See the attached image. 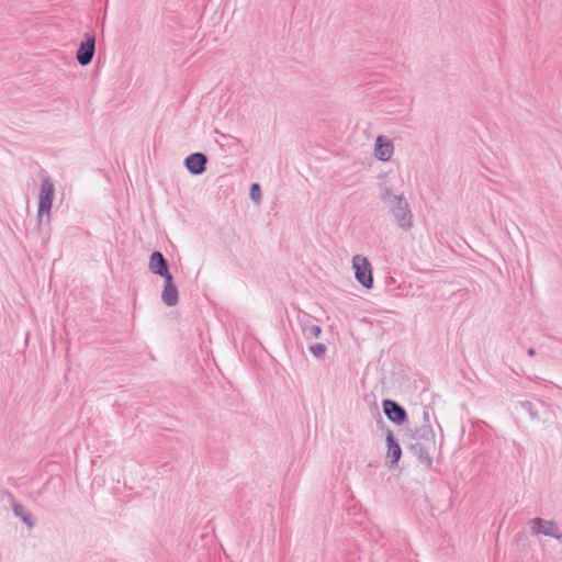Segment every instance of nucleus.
<instances>
[{
  "label": "nucleus",
  "instance_id": "obj_1",
  "mask_svg": "<svg viewBox=\"0 0 562 562\" xmlns=\"http://www.w3.org/2000/svg\"><path fill=\"white\" fill-rule=\"evenodd\" d=\"M382 199L386 203L389 212L398 228L408 232L413 228L414 216L407 199L403 194H395L385 189Z\"/></svg>",
  "mask_w": 562,
  "mask_h": 562
},
{
  "label": "nucleus",
  "instance_id": "obj_2",
  "mask_svg": "<svg viewBox=\"0 0 562 562\" xmlns=\"http://www.w3.org/2000/svg\"><path fill=\"white\" fill-rule=\"evenodd\" d=\"M350 263L356 281L364 290H372L374 285L373 267L368 257L361 254L353 255Z\"/></svg>",
  "mask_w": 562,
  "mask_h": 562
},
{
  "label": "nucleus",
  "instance_id": "obj_3",
  "mask_svg": "<svg viewBox=\"0 0 562 562\" xmlns=\"http://www.w3.org/2000/svg\"><path fill=\"white\" fill-rule=\"evenodd\" d=\"M55 195V183L49 177H45L41 181L40 191H38V209H37V217L40 221L44 216L49 218L50 210L53 206Z\"/></svg>",
  "mask_w": 562,
  "mask_h": 562
},
{
  "label": "nucleus",
  "instance_id": "obj_4",
  "mask_svg": "<svg viewBox=\"0 0 562 562\" xmlns=\"http://www.w3.org/2000/svg\"><path fill=\"white\" fill-rule=\"evenodd\" d=\"M95 53V36L92 33H85L83 40L76 52V59L80 66L89 65Z\"/></svg>",
  "mask_w": 562,
  "mask_h": 562
},
{
  "label": "nucleus",
  "instance_id": "obj_5",
  "mask_svg": "<svg viewBox=\"0 0 562 562\" xmlns=\"http://www.w3.org/2000/svg\"><path fill=\"white\" fill-rule=\"evenodd\" d=\"M394 143L384 135H378L373 145V156L381 162H389L394 156Z\"/></svg>",
  "mask_w": 562,
  "mask_h": 562
},
{
  "label": "nucleus",
  "instance_id": "obj_6",
  "mask_svg": "<svg viewBox=\"0 0 562 562\" xmlns=\"http://www.w3.org/2000/svg\"><path fill=\"white\" fill-rule=\"evenodd\" d=\"M530 525L535 535H543L558 540L562 539V532L553 520H546L543 518L536 517L530 520Z\"/></svg>",
  "mask_w": 562,
  "mask_h": 562
},
{
  "label": "nucleus",
  "instance_id": "obj_7",
  "mask_svg": "<svg viewBox=\"0 0 562 562\" xmlns=\"http://www.w3.org/2000/svg\"><path fill=\"white\" fill-rule=\"evenodd\" d=\"M382 407L389 420L396 425H402L407 420V413L405 408L396 401L385 398L382 401Z\"/></svg>",
  "mask_w": 562,
  "mask_h": 562
},
{
  "label": "nucleus",
  "instance_id": "obj_8",
  "mask_svg": "<svg viewBox=\"0 0 562 562\" xmlns=\"http://www.w3.org/2000/svg\"><path fill=\"white\" fill-rule=\"evenodd\" d=\"M385 439L387 446L385 464L387 465L389 469H394L397 467L398 461L402 457V448L397 439L394 437L392 430L387 429Z\"/></svg>",
  "mask_w": 562,
  "mask_h": 562
},
{
  "label": "nucleus",
  "instance_id": "obj_9",
  "mask_svg": "<svg viewBox=\"0 0 562 562\" xmlns=\"http://www.w3.org/2000/svg\"><path fill=\"white\" fill-rule=\"evenodd\" d=\"M148 269L150 270L151 273L160 276L164 279L172 277L168 270V263H167L166 259L164 258L162 254L159 251H154L150 255L149 262H148Z\"/></svg>",
  "mask_w": 562,
  "mask_h": 562
},
{
  "label": "nucleus",
  "instance_id": "obj_10",
  "mask_svg": "<svg viewBox=\"0 0 562 562\" xmlns=\"http://www.w3.org/2000/svg\"><path fill=\"white\" fill-rule=\"evenodd\" d=\"M207 158L202 153L190 154L184 159V166L191 175L199 176L205 171Z\"/></svg>",
  "mask_w": 562,
  "mask_h": 562
},
{
  "label": "nucleus",
  "instance_id": "obj_11",
  "mask_svg": "<svg viewBox=\"0 0 562 562\" xmlns=\"http://www.w3.org/2000/svg\"><path fill=\"white\" fill-rule=\"evenodd\" d=\"M432 446L434 445L422 443L418 441L409 442L407 445L412 453L419 460L420 463L425 464L427 468H430L432 464V458L430 456V448Z\"/></svg>",
  "mask_w": 562,
  "mask_h": 562
},
{
  "label": "nucleus",
  "instance_id": "obj_12",
  "mask_svg": "<svg viewBox=\"0 0 562 562\" xmlns=\"http://www.w3.org/2000/svg\"><path fill=\"white\" fill-rule=\"evenodd\" d=\"M411 438L414 441H418L422 443L435 445V431L431 427V424H423L419 427H416L411 435Z\"/></svg>",
  "mask_w": 562,
  "mask_h": 562
},
{
  "label": "nucleus",
  "instance_id": "obj_13",
  "mask_svg": "<svg viewBox=\"0 0 562 562\" xmlns=\"http://www.w3.org/2000/svg\"><path fill=\"white\" fill-rule=\"evenodd\" d=\"M520 409L526 412L531 419L539 420L540 413L546 409V405L541 401L530 402V401H520L518 403Z\"/></svg>",
  "mask_w": 562,
  "mask_h": 562
},
{
  "label": "nucleus",
  "instance_id": "obj_14",
  "mask_svg": "<svg viewBox=\"0 0 562 562\" xmlns=\"http://www.w3.org/2000/svg\"><path fill=\"white\" fill-rule=\"evenodd\" d=\"M11 506L13 514L19 517L30 529H32L35 526V520L29 510L25 509V507L18 503L14 497L11 496Z\"/></svg>",
  "mask_w": 562,
  "mask_h": 562
},
{
  "label": "nucleus",
  "instance_id": "obj_15",
  "mask_svg": "<svg viewBox=\"0 0 562 562\" xmlns=\"http://www.w3.org/2000/svg\"><path fill=\"white\" fill-rule=\"evenodd\" d=\"M164 303L169 306L177 304L178 302V290L173 284L172 277L165 279V286L161 293Z\"/></svg>",
  "mask_w": 562,
  "mask_h": 562
},
{
  "label": "nucleus",
  "instance_id": "obj_16",
  "mask_svg": "<svg viewBox=\"0 0 562 562\" xmlns=\"http://www.w3.org/2000/svg\"><path fill=\"white\" fill-rule=\"evenodd\" d=\"M303 335L306 339L318 338L322 333L319 325H311L308 322L302 324Z\"/></svg>",
  "mask_w": 562,
  "mask_h": 562
},
{
  "label": "nucleus",
  "instance_id": "obj_17",
  "mask_svg": "<svg viewBox=\"0 0 562 562\" xmlns=\"http://www.w3.org/2000/svg\"><path fill=\"white\" fill-rule=\"evenodd\" d=\"M249 196L257 205L261 203L262 194L260 186L258 183H252L250 186Z\"/></svg>",
  "mask_w": 562,
  "mask_h": 562
},
{
  "label": "nucleus",
  "instance_id": "obj_18",
  "mask_svg": "<svg viewBox=\"0 0 562 562\" xmlns=\"http://www.w3.org/2000/svg\"><path fill=\"white\" fill-rule=\"evenodd\" d=\"M308 350L316 358H323L326 352V346L324 344H313L310 345Z\"/></svg>",
  "mask_w": 562,
  "mask_h": 562
},
{
  "label": "nucleus",
  "instance_id": "obj_19",
  "mask_svg": "<svg viewBox=\"0 0 562 562\" xmlns=\"http://www.w3.org/2000/svg\"><path fill=\"white\" fill-rule=\"evenodd\" d=\"M423 418H424V424H430L429 412L427 409H424Z\"/></svg>",
  "mask_w": 562,
  "mask_h": 562
},
{
  "label": "nucleus",
  "instance_id": "obj_20",
  "mask_svg": "<svg viewBox=\"0 0 562 562\" xmlns=\"http://www.w3.org/2000/svg\"><path fill=\"white\" fill-rule=\"evenodd\" d=\"M528 355H529V356H535V355H536V350H535L533 348H530V349L528 350Z\"/></svg>",
  "mask_w": 562,
  "mask_h": 562
}]
</instances>
